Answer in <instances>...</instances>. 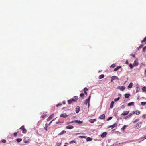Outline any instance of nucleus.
I'll use <instances>...</instances> for the list:
<instances>
[{
  "label": "nucleus",
  "mask_w": 146,
  "mask_h": 146,
  "mask_svg": "<svg viewBox=\"0 0 146 146\" xmlns=\"http://www.w3.org/2000/svg\"><path fill=\"white\" fill-rule=\"evenodd\" d=\"M144 73L146 75V69L145 70Z\"/></svg>",
  "instance_id": "obj_56"
},
{
  "label": "nucleus",
  "mask_w": 146,
  "mask_h": 146,
  "mask_svg": "<svg viewBox=\"0 0 146 146\" xmlns=\"http://www.w3.org/2000/svg\"><path fill=\"white\" fill-rule=\"evenodd\" d=\"M143 140L146 139V134L144 135V137H143Z\"/></svg>",
  "instance_id": "obj_53"
},
{
  "label": "nucleus",
  "mask_w": 146,
  "mask_h": 146,
  "mask_svg": "<svg viewBox=\"0 0 146 146\" xmlns=\"http://www.w3.org/2000/svg\"><path fill=\"white\" fill-rule=\"evenodd\" d=\"M47 127H48V124L47 123H46L45 125V126L44 127V129L46 131L47 130Z\"/></svg>",
  "instance_id": "obj_23"
},
{
  "label": "nucleus",
  "mask_w": 146,
  "mask_h": 146,
  "mask_svg": "<svg viewBox=\"0 0 146 146\" xmlns=\"http://www.w3.org/2000/svg\"><path fill=\"white\" fill-rule=\"evenodd\" d=\"M146 50V46L144 47L143 49V52H145V51Z\"/></svg>",
  "instance_id": "obj_37"
},
{
  "label": "nucleus",
  "mask_w": 146,
  "mask_h": 146,
  "mask_svg": "<svg viewBox=\"0 0 146 146\" xmlns=\"http://www.w3.org/2000/svg\"><path fill=\"white\" fill-rule=\"evenodd\" d=\"M45 116H46V115H42L41 117L42 118H44Z\"/></svg>",
  "instance_id": "obj_50"
},
{
  "label": "nucleus",
  "mask_w": 146,
  "mask_h": 146,
  "mask_svg": "<svg viewBox=\"0 0 146 146\" xmlns=\"http://www.w3.org/2000/svg\"><path fill=\"white\" fill-rule=\"evenodd\" d=\"M117 124L116 123H115L113 125L110 126L109 128L111 127L112 129H113L114 127H116L117 126Z\"/></svg>",
  "instance_id": "obj_9"
},
{
  "label": "nucleus",
  "mask_w": 146,
  "mask_h": 146,
  "mask_svg": "<svg viewBox=\"0 0 146 146\" xmlns=\"http://www.w3.org/2000/svg\"><path fill=\"white\" fill-rule=\"evenodd\" d=\"M112 117H110L108 118L107 120L109 121L111 119H112Z\"/></svg>",
  "instance_id": "obj_47"
},
{
  "label": "nucleus",
  "mask_w": 146,
  "mask_h": 146,
  "mask_svg": "<svg viewBox=\"0 0 146 146\" xmlns=\"http://www.w3.org/2000/svg\"><path fill=\"white\" fill-rule=\"evenodd\" d=\"M141 104L142 106H144L146 104V102H141Z\"/></svg>",
  "instance_id": "obj_32"
},
{
  "label": "nucleus",
  "mask_w": 146,
  "mask_h": 146,
  "mask_svg": "<svg viewBox=\"0 0 146 146\" xmlns=\"http://www.w3.org/2000/svg\"><path fill=\"white\" fill-rule=\"evenodd\" d=\"M92 139L90 137H88L86 139V140L88 141H90L92 140Z\"/></svg>",
  "instance_id": "obj_26"
},
{
  "label": "nucleus",
  "mask_w": 146,
  "mask_h": 146,
  "mask_svg": "<svg viewBox=\"0 0 146 146\" xmlns=\"http://www.w3.org/2000/svg\"><path fill=\"white\" fill-rule=\"evenodd\" d=\"M134 104V102H131L128 104V106H130L131 105H133Z\"/></svg>",
  "instance_id": "obj_27"
},
{
  "label": "nucleus",
  "mask_w": 146,
  "mask_h": 146,
  "mask_svg": "<svg viewBox=\"0 0 146 146\" xmlns=\"http://www.w3.org/2000/svg\"><path fill=\"white\" fill-rule=\"evenodd\" d=\"M64 146H67L66 145H64Z\"/></svg>",
  "instance_id": "obj_63"
},
{
  "label": "nucleus",
  "mask_w": 146,
  "mask_h": 146,
  "mask_svg": "<svg viewBox=\"0 0 146 146\" xmlns=\"http://www.w3.org/2000/svg\"><path fill=\"white\" fill-rule=\"evenodd\" d=\"M143 44H141L138 48V50H139V48H142L143 46Z\"/></svg>",
  "instance_id": "obj_43"
},
{
  "label": "nucleus",
  "mask_w": 146,
  "mask_h": 146,
  "mask_svg": "<svg viewBox=\"0 0 146 146\" xmlns=\"http://www.w3.org/2000/svg\"><path fill=\"white\" fill-rule=\"evenodd\" d=\"M74 98H75L74 99L73 98H72L71 99L68 100V102L69 104H70L72 102H76L77 101L78 99L77 97L76 96H74Z\"/></svg>",
  "instance_id": "obj_1"
},
{
  "label": "nucleus",
  "mask_w": 146,
  "mask_h": 146,
  "mask_svg": "<svg viewBox=\"0 0 146 146\" xmlns=\"http://www.w3.org/2000/svg\"><path fill=\"white\" fill-rule=\"evenodd\" d=\"M146 115H143V118H145V116Z\"/></svg>",
  "instance_id": "obj_59"
},
{
  "label": "nucleus",
  "mask_w": 146,
  "mask_h": 146,
  "mask_svg": "<svg viewBox=\"0 0 146 146\" xmlns=\"http://www.w3.org/2000/svg\"><path fill=\"white\" fill-rule=\"evenodd\" d=\"M88 89L86 87H85L84 88V91H88Z\"/></svg>",
  "instance_id": "obj_39"
},
{
  "label": "nucleus",
  "mask_w": 146,
  "mask_h": 146,
  "mask_svg": "<svg viewBox=\"0 0 146 146\" xmlns=\"http://www.w3.org/2000/svg\"><path fill=\"white\" fill-rule=\"evenodd\" d=\"M139 119H136L135 120L133 121V123H135L139 120Z\"/></svg>",
  "instance_id": "obj_29"
},
{
  "label": "nucleus",
  "mask_w": 146,
  "mask_h": 146,
  "mask_svg": "<svg viewBox=\"0 0 146 146\" xmlns=\"http://www.w3.org/2000/svg\"><path fill=\"white\" fill-rule=\"evenodd\" d=\"M85 94L87 96V93L86 91H84Z\"/></svg>",
  "instance_id": "obj_54"
},
{
  "label": "nucleus",
  "mask_w": 146,
  "mask_h": 146,
  "mask_svg": "<svg viewBox=\"0 0 146 146\" xmlns=\"http://www.w3.org/2000/svg\"><path fill=\"white\" fill-rule=\"evenodd\" d=\"M70 123V122H69L67 124H69Z\"/></svg>",
  "instance_id": "obj_62"
},
{
  "label": "nucleus",
  "mask_w": 146,
  "mask_h": 146,
  "mask_svg": "<svg viewBox=\"0 0 146 146\" xmlns=\"http://www.w3.org/2000/svg\"><path fill=\"white\" fill-rule=\"evenodd\" d=\"M146 41V37H145L144 38V39L141 41V42L142 43H143V42H145Z\"/></svg>",
  "instance_id": "obj_33"
},
{
  "label": "nucleus",
  "mask_w": 146,
  "mask_h": 146,
  "mask_svg": "<svg viewBox=\"0 0 146 146\" xmlns=\"http://www.w3.org/2000/svg\"><path fill=\"white\" fill-rule=\"evenodd\" d=\"M74 121H72L71 122H70V123H74Z\"/></svg>",
  "instance_id": "obj_60"
},
{
  "label": "nucleus",
  "mask_w": 146,
  "mask_h": 146,
  "mask_svg": "<svg viewBox=\"0 0 146 146\" xmlns=\"http://www.w3.org/2000/svg\"><path fill=\"white\" fill-rule=\"evenodd\" d=\"M129 113V111H124L122 114L121 115H122L125 116L128 114Z\"/></svg>",
  "instance_id": "obj_7"
},
{
  "label": "nucleus",
  "mask_w": 146,
  "mask_h": 146,
  "mask_svg": "<svg viewBox=\"0 0 146 146\" xmlns=\"http://www.w3.org/2000/svg\"><path fill=\"white\" fill-rule=\"evenodd\" d=\"M80 110V108L79 106H77L76 109H75V110L76 112L77 113H78Z\"/></svg>",
  "instance_id": "obj_11"
},
{
  "label": "nucleus",
  "mask_w": 146,
  "mask_h": 146,
  "mask_svg": "<svg viewBox=\"0 0 146 146\" xmlns=\"http://www.w3.org/2000/svg\"><path fill=\"white\" fill-rule=\"evenodd\" d=\"M80 96L81 97H83L84 96V94L83 93H81L80 94Z\"/></svg>",
  "instance_id": "obj_42"
},
{
  "label": "nucleus",
  "mask_w": 146,
  "mask_h": 146,
  "mask_svg": "<svg viewBox=\"0 0 146 146\" xmlns=\"http://www.w3.org/2000/svg\"><path fill=\"white\" fill-rule=\"evenodd\" d=\"M120 99V97H118L117 98H115L114 99V100L115 102H116L118 101Z\"/></svg>",
  "instance_id": "obj_36"
},
{
  "label": "nucleus",
  "mask_w": 146,
  "mask_h": 146,
  "mask_svg": "<svg viewBox=\"0 0 146 146\" xmlns=\"http://www.w3.org/2000/svg\"><path fill=\"white\" fill-rule=\"evenodd\" d=\"M104 77V75L103 74L99 76V79H101L103 78Z\"/></svg>",
  "instance_id": "obj_25"
},
{
  "label": "nucleus",
  "mask_w": 146,
  "mask_h": 146,
  "mask_svg": "<svg viewBox=\"0 0 146 146\" xmlns=\"http://www.w3.org/2000/svg\"><path fill=\"white\" fill-rule=\"evenodd\" d=\"M115 66H116L114 64H113L110 67L111 68H114Z\"/></svg>",
  "instance_id": "obj_41"
},
{
  "label": "nucleus",
  "mask_w": 146,
  "mask_h": 146,
  "mask_svg": "<svg viewBox=\"0 0 146 146\" xmlns=\"http://www.w3.org/2000/svg\"><path fill=\"white\" fill-rule=\"evenodd\" d=\"M60 123V122L58 121H57V122H56V124H58V123Z\"/></svg>",
  "instance_id": "obj_55"
},
{
  "label": "nucleus",
  "mask_w": 146,
  "mask_h": 146,
  "mask_svg": "<svg viewBox=\"0 0 146 146\" xmlns=\"http://www.w3.org/2000/svg\"><path fill=\"white\" fill-rule=\"evenodd\" d=\"M107 134V133L105 132H103L100 135L102 138H104L106 136Z\"/></svg>",
  "instance_id": "obj_10"
},
{
  "label": "nucleus",
  "mask_w": 146,
  "mask_h": 146,
  "mask_svg": "<svg viewBox=\"0 0 146 146\" xmlns=\"http://www.w3.org/2000/svg\"><path fill=\"white\" fill-rule=\"evenodd\" d=\"M66 128L68 129H71L74 128V127L72 126L68 125L66 127Z\"/></svg>",
  "instance_id": "obj_15"
},
{
  "label": "nucleus",
  "mask_w": 146,
  "mask_h": 146,
  "mask_svg": "<svg viewBox=\"0 0 146 146\" xmlns=\"http://www.w3.org/2000/svg\"><path fill=\"white\" fill-rule=\"evenodd\" d=\"M67 115L65 114H62L60 115V116L61 117H63V118H65L68 117Z\"/></svg>",
  "instance_id": "obj_8"
},
{
  "label": "nucleus",
  "mask_w": 146,
  "mask_h": 146,
  "mask_svg": "<svg viewBox=\"0 0 146 146\" xmlns=\"http://www.w3.org/2000/svg\"><path fill=\"white\" fill-rule=\"evenodd\" d=\"M133 84L132 83H130L129 85H128V87L129 88H132V86H133Z\"/></svg>",
  "instance_id": "obj_20"
},
{
  "label": "nucleus",
  "mask_w": 146,
  "mask_h": 146,
  "mask_svg": "<svg viewBox=\"0 0 146 146\" xmlns=\"http://www.w3.org/2000/svg\"><path fill=\"white\" fill-rule=\"evenodd\" d=\"M79 138H84L85 137V136H79Z\"/></svg>",
  "instance_id": "obj_46"
},
{
  "label": "nucleus",
  "mask_w": 146,
  "mask_h": 146,
  "mask_svg": "<svg viewBox=\"0 0 146 146\" xmlns=\"http://www.w3.org/2000/svg\"><path fill=\"white\" fill-rule=\"evenodd\" d=\"M126 64H128V61H126Z\"/></svg>",
  "instance_id": "obj_58"
},
{
  "label": "nucleus",
  "mask_w": 146,
  "mask_h": 146,
  "mask_svg": "<svg viewBox=\"0 0 146 146\" xmlns=\"http://www.w3.org/2000/svg\"><path fill=\"white\" fill-rule=\"evenodd\" d=\"M142 90L143 91L146 92V87H143L142 88Z\"/></svg>",
  "instance_id": "obj_31"
},
{
  "label": "nucleus",
  "mask_w": 146,
  "mask_h": 146,
  "mask_svg": "<svg viewBox=\"0 0 146 146\" xmlns=\"http://www.w3.org/2000/svg\"><path fill=\"white\" fill-rule=\"evenodd\" d=\"M132 115V113H130L128 115L129 117H130Z\"/></svg>",
  "instance_id": "obj_52"
},
{
  "label": "nucleus",
  "mask_w": 146,
  "mask_h": 146,
  "mask_svg": "<svg viewBox=\"0 0 146 146\" xmlns=\"http://www.w3.org/2000/svg\"><path fill=\"white\" fill-rule=\"evenodd\" d=\"M133 114L137 115H139L140 113V111H134L133 112Z\"/></svg>",
  "instance_id": "obj_16"
},
{
  "label": "nucleus",
  "mask_w": 146,
  "mask_h": 146,
  "mask_svg": "<svg viewBox=\"0 0 146 146\" xmlns=\"http://www.w3.org/2000/svg\"><path fill=\"white\" fill-rule=\"evenodd\" d=\"M2 141L3 143H5L6 142V141L5 139H3L2 140Z\"/></svg>",
  "instance_id": "obj_48"
},
{
  "label": "nucleus",
  "mask_w": 146,
  "mask_h": 146,
  "mask_svg": "<svg viewBox=\"0 0 146 146\" xmlns=\"http://www.w3.org/2000/svg\"><path fill=\"white\" fill-rule=\"evenodd\" d=\"M54 117V115L53 114H52V115H50L49 116V117H50V119H51Z\"/></svg>",
  "instance_id": "obj_34"
},
{
  "label": "nucleus",
  "mask_w": 146,
  "mask_h": 146,
  "mask_svg": "<svg viewBox=\"0 0 146 146\" xmlns=\"http://www.w3.org/2000/svg\"><path fill=\"white\" fill-rule=\"evenodd\" d=\"M127 127L128 125H125L121 128V129L124 131L126 128Z\"/></svg>",
  "instance_id": "obj_19"
},
{
  "label": "nucleus",
  "mask_w": 146,
  "mask_h": 146,
  "mask_svg": "<svg viewBox=\"0 0 146 146\" xmlns=\"http://www.w3.org/2000/svg\"><path fill=\"white\" fill-rule=\"evenodd\" d=\"M19 129L22 131V133L24 134L26 133L27 130L24 128V125H22L21 127Z\"/></svg>",
  "instance_id": "obj_3"
},
{
  "label": "nucleus",
  "mask_w": 146,
  "mask_h": 146,
  "mask_svg": "<svg viewBox=\"0 0 146 146\" xmlns=\"http://www.w3.org/2000/svg\"><path fill=\"white\" fill-rule=\"evenodd\" d=\"M129 66L130 67V68L131 69L133 68V66L131 64H130L129 65Z\"/></svg>",
  "instance_id": "obj_44"
},
{
  "label": "nucleus",
  "mask_w": 146,
  "mask_h": 146,
  "mask_svg": "<svg viewBox=\"0 0 146 146\" xmlns=\"http://www.w3.org/2000/svg\"><path fill=\"white\" fill-rule=\"evenodd\" d=\"M24 142L25 143H30V141H29L25 140V139L24 140Z\"/></svg>",
  "instance_id": "obj_30"
},
{
  "label": "nucleus",
  "mask_w": 146,
  "mask_h": 146,
  "mask_svg": "<svg viewBox=\"0 0 146 146\" xmlns=\"http://www.w3.org/2000/svg\"><path fill=\"white\" fill-rule=\"evenodd\" d=\"M90 97L91 96L90 95L88 98L86 100L85 102V104L86 105L87 104H88V107H89V101L90 99Z\"/></svg>",
  "instance_id": "obj_4"
},
{
  "label": "nucleus",
  "mask_w": 146,
  "mask_h": 146,
  "mask_svg": "<svg viewBox=\"0 0 146 146\" xmlns=\"http://www.w3.org/2000/svg\"><path fill=\"white\" fill-rule=\"evenodd\" d=\"M76 141L75 140H73L72 141L70 142V144H73L75 143Z\"/></svg>",
  "instance_id": "obj_28"
},
{
  "label": "nucleus",
  "mask_w": 146,
  "mask_h": 146,
  "mask_svg": "<svg viewBox=\"0 0 146 146\" xmlns=\"http://www.w3.org/2000/svg\"><path fill=\"white\" fill-rule=\"evenodd\" d=\"M66 132V131L64 130L62 131L61 133L58 134L59 135H63L64 133H65Z\"/></svg>",
  "instance_id": "obj_22"
},
{
  "label": "nucleus",
  "mask_w": 146,
  "mask_h": 146,
  "mask_svg": "<svg viewBox=\"0 0 146 146\" xmlns=\"http://www.w3.org/2000/svg\"><path fill=\"white\" fill-rule=\"evenodd\" d=\"M18 133V132L17 131V132H15V133H13L14 136L15 137H16L17 136V134Z\"/></svg>",
  "instance_id": "obj_40"
},
{
  "label": "nucleus",
  "mask_w": 146,
  "mask_h": 146,
  "mask_svg": "<svg viewBox=\"0 0 146 146\" xmlns=\"http://www.w3.org/2000/svg\"><path fill=\"white\" fill-rule=\"evenodd\" d=\"M51 119H50V117H49L47 119V121H50V120Z\"/></svg>",
  "instance_id": "obj_51"
},
{
  "label": "nucleus",
  "mask_w": 146,
  "mask_h": 146,
  "mask_svg": "<svg viewBox=\"0 0 146 146\" xmlns=\"http://www.w3.org/2000/svg\"><path fill=\"white\" fill-rule=\"evenodd\" d=\"M125 87L124 86H119L117 88L123 91L125 89Z\"/></svg>",
  "instance_id": "obj_6"
},
{
  "label": "nucleus",
  "mask_w": 146,
  "mask_h": 146,
  "mask_svg": "<svg viewBox=\"0 0 146 146\" xmlns=\"http://www.w3.org/2000/svg\"><path fill=\"white\" fill-rule=\"evenodd\" d=\"M62 105V104L61 103L58 104L56 105V107H58L59 106H60Z\"/></svg>",
  "instance_id": "obj_45"
},
{
  "label": "nucleus",
  "mask_w": 146,
  "mask_h": 146,
  "mask_svg": "<svg viewBox=\"0 0 146 146\" xmlns=\"http://www.w3.org/2000/svg\"><path fill=\"white\" fill-rule=\"evenodd\" d=\"M133 65H134L135 66H137V65H138V63H136V61H135L134 62V63H133Z\"/></svg>",
  "instance_id": "obj_35"
},
{
  "label": "nucleus",
  "mask_w": 146,
  "mask_h": 146,
  "mask_svg": "<svg viewBox=\"0 0 146 146\" xmlns=\"http://www.w3.org/2000/svg\"><path fill=\"white\" fill-rule=\"evenodd\" d=\"M63 104H65V102H63Z\"/></svg>",
  "instance_id": "obj_61"
},
{
  "label": "nucleus",
  "mask_w": 146,
  "mask_h": 146,
  "mask_svg": "<svg viewBox=\"0 0 146 146\" xmlns=\"http://www.w3.org/2000/svg\"><path fill=\"white\" fill-rule=\"evenodd\" d=\"M105 118V115L102 114L99 117V118L102 119H104Z\"/></svg>",
  "instance_id": "obj_13"
},
{
  "label": "nucleus",
  "mask_w": 146,
  "mask_h": 146,
  "mask_svg": "<svg viewBox=\"0 0 146 146\" xmlns=\"http://www.w3.org/2000/svg\"><path fill=\"white\" fill-rule=\"evenodd\" d=\"M131 56H132L133 57H134V58H135V55H134V54H131Z\"/></svg>",
  "instance_id": "obj_49"
},
{
  "label": "nucleus",
  "mask_w": 146,
  "mask_h": 146,
  "mask_svg": "<svg viewBox=\"0 0 146 146\" xmlns=\"http://www.w3.org/2000/svg\"><path fill=\"white\" fill-rule=\"evenodd\" d=\"M119 79L117 77V76H112L111 77V82H112L113 81V80H118Z\"/></svg>",
  "instance_id": "obj_5"
},
{
  "label": "nucleus",
  "mask_w": 146,
  "mask_h": 146,
  "mask_svg": "<svg viewBox=\"0 0 146 146\" xmlns=\"http://www.w3.org/2000/svg\"><path fill=\"white\" fill-rule=\"evenodd\" d=\"M61 144V143H57L56 144V146H60Z\"/></svg>",
  "instance_id": "obj_38"
},
{
  "label": "nucleus",
  "mask_w": 146,
  "mask_h": 146,
  "mask_svg": "<svg viewBox=\"0 0 146 146\" xmlns=\"http://www.w3.org/2000/svg\"><path fill=\"white\" fill-rule=\"evenodd\" d=\"M22 140V139L21 138H18L16 139V141L18 142L19 143L21 142Z\"/></svg>",
  "instance_id": "obj_21"
},
{
  "label": "nucleus",
  "mask_w": 146,
  "mask_h": 146,
  "mask_svg": "<svg viewBox=\"0 0 146 146\" xmlns=\"http://www.w3.org/2000/svg\"><path fill=\"white\" fill-rule=\"evenodd\" d=\"M52 121H53V120L52 121H51L50 122V123H49V124H48V125H50L51 123L52 122Z\"/></svg>",
  "instance_id": "obj_57"
},
{
  "label": "nucleus",
  "mask_w": 146,
  "mask_h": 146,
  "mask_svg": "<svg viewBox=\"0 0 146 146\" xmlns=\"http://www.w3.org/2000/svg\"><path fill=\"white\" fill-rule=\"evenodd\" d=\"M64 108H64H64H63L62 109H64Z\"/></svg>",
  "instance_id": "obj_64"
},
{
  "label": "nucleus",
  "mask_w": 146,
  "mask_h": 146,
  "mask_svg": "<svg viewBox=\"0 0 146 146\" xmlns=\"http://www.w3.org/2000/svg\"><path fill=\"white\" fill-rule=\"evenodd\" d=\"M96 121V119H91L89 120V122L91 123H93L94 122Z\"/></svg>",
  "instance_id": "obj_14"
},
{
  "label": "nucleus",
  "mask_w": 146,
  "mask_h": 146,
  "mask_svg": "<svg viewBox=\"0 0 146 146\" xmlns=\"http://www.w3.org/2000/svg\"><path fill=\"white\" fill-rule=\"evenodd\" d=\"M121 68V66H118L114 69V71H116L118 70H119V69Z\"/></svg>",
  "instance_id": "obj_17"
},
{
  "label": "nucleus",
  "mask_w": 146,
  "mask_h": 146,
  "mask_svg": "<svg viewBox=\"0 0 146 146\" xmlns=\"http://www.w3.org/2000/svg\"><path fill=\"white\" fill-rule=\"evenodd\" d=\"M74 122L78 124H80L82 123V121L80 120H76L74 121Z\"/></svg>",
  "instance_id": "obj_12"
},
{
  "label": "nucleus",
  "mask_w": 146,
  "mask_h": 146,
  "mask_svg": "<svg viewBox=\"0 0 146 146\" xmlns=\"http://www.w3.org/2000/svg\"><path fill=\"white\" fill-rule=\"evenodd\" d=\"M142 122H139L134 126V128L135 129H138L140 128L141 126Z\"/></svg>",
  "instance_id": "obj_2"
},
{
  "label": "nucleus",
  "mask_w": 146,
  "mask_h": 146,
  "mask_svg": "<svg viewBox=\"0 0 146 146\" xmlns=\"http://www.w3.org/2000/svg\"><path fill=\"white\" fill-rule=\"evenodd\" d=\"M130 96V94H128L127 93L125 94V97L126 98H128Z\"/></svg>",
  "instance_id": "obj_24"
},
{
  "label": "nucleus",
  "mask_w": 146,
  "mask_h": 146,
  "mask_svg": "<svg viewBox=\"0 0 146 146\" xmlns=\"http://www.w3.org/2000/svg\"><path fill=\"white\" fill-rule=\"evenodd\" d=\"M114 104V102L113 101H112L110 104V108H112L113 106V105Z\"/></svg>",
  "instance_id": "obj_18"
}]
</instances>
